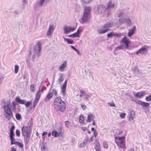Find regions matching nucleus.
<instances>
[{
	"label": "nucleus",
	"mask_w": 151,
	"mask_h": 151,
	"mask_svg": "<svg viewBox=\"0 0 151 151\" xmlns=\"http://www.w3.org/2000/svg\"><path fill=\"white\" fill-rule=\"evenodd\" d=\"M64 40L67 42L68 43L72 44L73 43V40L70 38H66L63 37Z\"/></svg>",
	"instance_id": "obj_33"
},
{
	"label": "nucleus",
	"mask_w": 151,
	"mask_h": 151,
	"mask_svg": "<svg viewBox=\"0 0 151 151\" xmlns=\"http://www.w3.org/2000/svg\"><path fill=\"white\" fill-rule=\"evenodd\" d=\"M113 25V23L108 22L102 26L101 27V28L102 29H104L105 28H110Z\"/></svg>",
	"instance_id": "obj_28"
},
{
	"label": "nucleus",
	"mask_w": 151,
	"mask_h": 151,
	"mask_svg": "<svg viewBox=\"0 0 151 151\" xmlns=\"http://www.w3.org/2000/svg\"><path fill=\"white\" fill-rule=\"evenodd\" d=\"M52 136L56 137L58 136V133L57 131L53 130L52 132Z\"/></svg>",
	"instance_id": "obj_39"
},
{
	"label": "nucleus",
	"mask_w": 151,
	"mask_h": 151,
	"mask_svg": "<svg viewBox=\"0 0 151 151\" xmlns=\"http://www.w3.org/2000/svg\"><path fill=\"white\" fill-rule=\"evenodd\" d=\"M94 118V116L93 114H89L88 115V118L86 122H87L90 123L92 121Z\"/></svg>",
	"instance_id": "obj_29"
},
{
	"label": "nucleus",
	"mask_w": 151,
	"mask_h": 151,
	"mask_svg": "<svg viewBox=\"0 0 151 151\" xmlns=\"http://www.w3.org/2000/svg\"><path fill=\"white\" fill-rule=\"evenodd\" d=\"M54 30V26L53 25H50L47 32V35H50Z\"/></svg>",
	"instance_id": "obj_23"
},
{
	"label": "nucleus",
	"mask_w": 151,
	"mask_h": 151,
	"mask_svg": "<svg viewBox=\"0 0 151 151\" xmlns=\"http://www.w3.org/2000/svg\"><path fill=\"white\" fill-rule=\"evenodd\" d=\"M47 132H43L42 134V138L44 139L45 138V135H47Z\"/></svg>",
	"instance_id": "obj_62"
},
{
	"label": "nucleus",
	"mask_w": 151,
	"mask_h": 151,
	"mask_svg": "<svg viewBox=\"0 0 151 151\" xmlns=\"http://www.w3.org/2000/svg\"><path fill=\"white\" fill-rule=\"evenodd\" d=\"M39 100H37L35 99L33 102V106L32 108V109H33V108H34V109H35V106L37 104Z\"/></svg>",
	"instance_id": "obj_43"
},
{
	"label": "nucleus",
	"mask_w": 151,
	"mask_h": 151,
	"mask_svg": "<svg viewBox=\"0 0 151 151\" xmlns=\"http://www.w3.org/2000/svg\"><path fill=\"white\" fill-rule=\"evenodd\" d=\"M16 134L17 136L19 137L20 136V131L19 129H17L16 131Z\"/></svg>",
	"instance_id": "obj_56"
},
{
	"label": "nucleus",
	"mask_w": 151,
	"mask_h": 151,
	"mask_svg": "<svg viewBox=\"0 0 151 151\" xmlns=\"http://www.w3.org/2000/svg\"><path fill=\"white\" fill-rule=\"evenodd\" d=\"M133 101L134 102H136V103L140 105H141V103L142 102V101L139 100H133Z\"/></svg>",
	"instance_id": "obj_51"
},
{
	"label": "nucleus",
	"mask_w": 151,
	"mask_h": 151,
	"mask_svg": "<svg viewBox=\"0 0 151 151\" xmlns=\"http://www.w3.org/2000/svg\"><path fill=\"white\" fill-rule=\"evenodd\" d=\"M67 82L68 79H66L64 83L61 86V92L63 96V97H65L66 94V88Z\"/></svg>",
	"instance_id": "obj_9"
},
{
	"label": "nucleus",
	"mask_w": 151,
	"mask_h": 151,
	"mask_svg": "<svg viewBox=\"0 0 151 151\" xmlns=\"http://www.w3.org/2000/svg\"><path fill=\"white\" fill-rule=\"evenodd\" d=\"M121 35L122 34L121 33L114 32H112L107 34V37L108 38H112L113 37L115 38L121 36Z\"/></svg>",
	"instance_id": "obj_10"
},
{
	"label": "nucleus",
	"mask_w": 151,
	"mask_h": 151,
	"mask_svg": "<svg viewBox=\"0 0 151 151\" xmlns=\"http://www.w3.org/2000/svg\"><path fill=\"white\" fill-rule=\"evenodd\" d=\"M63 102H65L64 101H63L60 98L57 97L54 100L53 102V105H55L57 106V104H60Z\"/></svg>",
	"instance_id": "obj_17"
},
{
	"label": "nucleus",
	"mask_w": 151,
	"mask_h": 151,
	"mask_svg": "<svg viewBox=\"0 0 151 151\" xmlns=\"http://www.w3.org/2000/svg\"><path fill=\"white\" fill-rule=\"evenodd\" d=\"M57 106L55 105H54L55 110L57 111H60L61 112H64L66 108V104L65 102H63L60 104H57Z\"/></svg>",
	"instance_id": "obj_3"
},
{
	"label": "nucleus",
	"mask_w": 151,
	"mask_h": 151,
	"mask_svg": "<svg viewBox=\"0 0 151 151\" xmlns=\"http://www.w3.org/2000/svg\"><path fill=\"white\" fill-rule=\"evenodd\" d=\"M45 0H39L38 2H36L34 7L36 10H38L42 6Z\"/></svg>",
	"instance_id": "obj_12"
},
{
	"label": "nucleus",
	"mask_w": 151,
	"mask_h": 151,
	"mask_svg": "<svg viewBox=\"0 0 151 151\" xmlns=\"http://www.w3.org/2000/svg\"><path fill=\"white\" fill-rule=\"evenodd\" d=\"M86 144L85 143H84V142H82L80 144L79 146L81 147H84L86 146Z\"/></svg>",
	"instance_id": "obj_54"
},
{
	"label": "nucleus",
	"mask_w": 151,
	"mask_h": 151,
	"mask_svg": "<svg viewBox=\"0 0 151 151\" xmlns=\"http://www.w3.org/2000/svg\"><path fill=\"white\" fill-rule=\"evenodd\" d=\"M41 87V86H40ZM41 95V93H40V88H39V91L37 92V93L36 94V96L35 99L39 100Z\"/></svg>",
	"instance_id": "obj_34"
},
{
	"label": "nucleus",
	"mask_w": 151,
	"mask_h": 151,
	"mask_svg": "<svg viewBox=\"0 0 151 151\" xmlns=\"http://www.w3.org/2000/svg\"><path fill=\"white\" fill-rule=\"evenodd\" d=\"M148 51V47L146 45H144L138 51L136 52L137 55H138L139 53L143 55L146 52Z\"/></svg>",
	"instance_id": "obj_11"
},
{
	"label": "nucleus",
	"mask_w": 151,
	"mask_h": 151,
	"mask_svg": "<svg viewBox=\"0 0 151 151\" xmlns=\"http://www.w3.org/2000/svg\"><path fill=\"white\" fill-rule=\"evenodd\" d=\"M32 102L31 101H28L26 103H25V104L26 107H29L31 105H32Z\"/></svg>",
	"instance_id": "obj_41"
},
{
	"label": "nucleus",
	"mask_w": 151,
	"mask_h": 151,
	"mask_svg": "<svg viewBox=\"0 0 151 151\" xmlns=\"http://www.w3.org/2000/svg\"><path fill=\"white\" fill-rule=\"evenodd\" d=\"M133 94L136 98L140 99L146 94V93L145 91H139L136 93L134 92Z\"/></svg>",
	"instance_id": "obj_8"
},
{
	"label": "nucleus",
	"mask_w": 151,
	"mask_h": 151,
	"mask_svg": "<svg viewBox=\"0 0 151 151\" xmlns=\"http://www.w3.org/2000/svg\"><path fill=\"white\" fill-rule=\"evenodd\" d=\"M18 105V104L17 103V101H13L12 103H10V105L11 107L12 108V109L14 111H15L16 110V105Z\"/></svg>",
	"instance_id": "obj_26"
},
{
	"label": "nucleus",
	"mask_w": 151,
	"mask_h": 151,
	"mask_svg": "<svg viewBox=\"0 0 151 151\" xmlns=\"http://www.w3.org/2000/svg\"><path fill=\"white\" fill-rule=\"evenodd\" d=\"M85 3L88 4L91 2L93 0H81Z\"/></svg>",
	"instance_id": "obj_52"
},
{
	"label": "nucleus",
	"mask_w": 151,
	"mask_h": 151,
	"mask_svg": "<svg viewBox=\"0 0 151 151\" xmlns=\"http://www.w3.org/2000/svg\"><path fill=\"white\" fill-rule=\"evenodd\" d=\"M89 139V138L88 136L86 135L83 142H84V143H85L86 144H87L88 142V140Z\"/></svg>",
	"instance_id": "obj_45"
},
{
	"label": "nucleus",
	"mask_w": 151,
	"mask_h": 151,
	"mask_svg": "<svg viewBox=\"0 0 151 151\" xmlns=\"http://www.w3.org/2000/svg\"><path fill=\"white\" fill-rule=\"evenodd\" d=\"M68 37L72 38L77 37H78V35L76 34V32L73 33V34L70 35L68 36Z\"/></svg>",
	"instance_id": "obj_42"
},
{
	"label": "nucleus",
	"mask_w": 151,
	"mask_h": 151,
	"mask_svg": "<svg viewBox=\"0 0 151 151\" xmlns=\"http://www.w3.org/2000/svg\"><path fill=\"white\" fill-rule=\"evenodd\" d=\"M119 21L121 24L125 23L126 25L129 27L131 26L132 24V21L129 18H121L119 19Z\"/></svg>",
	"instance_id": "obj_4"
},
{
	"label": "nucleus",
	"mask_w": 151,
	"mask_h": 151,
	"mask_svg": "<svg viewBox=\"0 0 151 151\" xmlns=\"http://www.w3.org/2000/svg\"><path fill=\"white\" fill-rule=\"evenodd\" d=\"M31 134H27L26 135H23L24 138V141L25 142V145H26L28 144L29 142Z\"/></svg>",
	"instance_id": "obj_21"
},
{
	"label": "nucleus",
	"mask_w": 151,
	"mask_h": 151,
	"mask_svg": "<svg viewBox=\"0 0 151 151\" xmlns=\"http://www.w3.org/2000/svg\"><path fill=\"white\" fill-rule=\"evenodd\" d=\"M126 114L124 113H121L120 114V117L122 118H124L125 117Z\"/></svg>",
	"instance_id": "obj_59"
},
{
	"label": "nucleus",
	"mask_w": 151,
	"mask_h": 151,
	"mask_svg": "<svg viewBox=\"0 0 151 151\" xmlns=\"http://www.w3.org/2000/svg\"><path fill=\"white\" fill-rule=\"evenodd\" d=\"M110 29L108 28H106L105 29H99L97 30V32L99 34H102L106 33Z\"/></svg>",
	"instance_id": "obj_31"
},
{
	"label": "nucleus",
	"mask_w": 151,
	"mask_h": 151,
	"mask_svg": "<svg viewBox=\"0 0 151 151\" xmlns=\"http://www.w3.org/2000/svg\"><path fill=\"white\" fill-rule=\"evenodd\" d=\"M132 72L135 74H139L141 73V70L139 69L137 66L133 67L132 68Z\"/></svg>",
	"instance_id": "obj_14"
},
{
	"label": "nucleus",
	"mask_w": 151,
	"mask_h": 151,
	"mask_svg": "<svg viewBox=\"0 0 151 151\" xmlns=\"http://www.w3.org/2000/svg\"><path fill=\"white\" fill-rule=\"evenodd\" d=\"M4 103V104L3 106V108L4 110V115L5 117L8 120H10L12 118H14L13 117V113L12 110L10 107V100H9L6 102L5 101Z\"/></svg>",
	"instance_id": "obj_1"
},
{
	"label": "nucleus",
	"mask_w": 151,
	"mask_h": 151,
	"mask_svg": "<svg viewBox=\"0 0 151 151\" xmlns=\"http://www.w3.org/2000/svg\"><path fill=\"white\" fill-rule=\"evenodd\" d=\"M141 105L143 108L148 107L150 105L149 103L142 101L141 103Z\"/></svg>",
	"instance_id": "obj_36"
},
{
	"label": "nucleus",
	"mask_w": 151,
	"mask_h": 151,
	"mask_svg": "<svg viewBox=\"0 0 151 151\" xmlns=\"http://www.w3.org/2000/svg\"><path fill=\"white\" fill-rule=\"evenodd\" d=\"M86 93V92L85 91L81 90H80V95H79V96L80 97H82L83 96V94L85 95Z\"/></svg>",
	"instance_id": "obj_48"
},
{
	"label": "nucleus",
	"mask_w": 151,
	"mask_h": 151,
	"mask_svg": "<svg viewBox=\"0 0 151 151\" xmlns=\"http://www.w3.org/2000/svg\"><path fill=\"white\" fill-rule=\"evenodd\" d=\"M91 10V8L90 6H86L84 8L83 14L81 19V23L83 24L88 21Z\"/></svg>",
	"instance_id": "obj_2"
},
{
	"label": "nucleus",
	"mask_w": 151,
	"mask_h": 151,
	"mask_svg": "<svg viewBox=\"0 0 151 151\" xmlns=\"http://www.w3.org/2000/svg\"><path fill=\"white\" fill-rule=\"evenodd\" d=\"M11 141V145H12L13 144H16L17 146L19 147L20 148H22L23 147V145L22 143L18 141H15V139L13 138L12 139H10Z\"/></svg>",
	"instance_id": "obj_13"
},
{
	"label": "nucleus",
	"mask_w": 151,
	"mask_h": 151,
	"mask_svg": "<svg viewBox=\"0 0 151 151\" xmlns=\"http://www.w3.org/2000/svg\"><path fill=\"white\" fill-rule=\"evenodd\" d=\"M37 45H38V48H35V51L36 52H37V56H39L40 55V52H41V49H42V45L41 43L39 42L37 43Z\"/></svg>",
	"instance_id": "obj_15"
},
{
	"label": "nucleus",
	"mask_w": 151,
	"mask_h": 151,
	"mask_svg": "<svg viewBox=\"0 0 151 151\" xmlns=\"http://www.w3.org/2000/svg\"><path fill=\"white\" fill-rule=\"evenodd\" d=\"M81 106L82 108V109L84 110H85L86 108V106L85 104H81Z\"/></svg>",
	"instance_id": "obj_64"
},
{
	"label": "nucleus",
	"mask_w": 151,
	"mask_h": 151,
	"mask_svg": "<svg viewBox=\"0 0 151 151\" xmlns=\"http://www.w3.org/2000/svg\"><path fill=\"white\" fill-rule=\"evenodd\" d=\"M30 89L31 91L32 92H34L35 91V85L34 84H32L30 87Z\"/></svg>",
	"instance_id": "obj_40"
},
{
	"label": "nucleus",
	"mask_w": 151,
	"mask_h": 151,
	"mask_svg": "<svg viewBox=\"0 0 151 151\" xmlns=\"http://www.w3.org/2000/svg\"><path fill=\"white\" fill-rule=\"evenodd\" d=\"M28 127L23 126L22 128V131L23 135L30 133V131L28 130Z\"/></svg>",
	"instance_id": "obj_16"
},
{
	"label": "nucleus",
	"mask_w": 151,
	"mask_h": 151,
	"mask_svg": "<svg viewBox=\"0 0 151 151\" xmlns=\"http://www.w3.org/2000/svg\"><path fill=\"white\" fill-rule=\"evenodd\" d=\"M106 7L103 5L99 6L97 7V14H104L106 10Z\"/></svg>",
	"instance_id": "obj_5"
},
{
	"label": "nucleus",
	"mask_w": 151,
	"mask_h": 151,
	"mask_svg": "<svg viewBox=\"0 0 151 151\" xmlns=\"http://www.w3.org/2000/svg\"><path fill=\"white\" fill-rule=\"evenodd\" d=\"M136 29V27L135 26L132 27V29H129L128 34V37H131L135 33Z\"/></svg>",
	"instance_id": "obj_20"
},
{
	"label": "nucleus",
	"mask_w": 151,
	"mask_h": 151,
	"mask_svg": "<svg viewBox=\"0 0 151 151\" xmlns=\"http://www.w3.org/2000/svg\"><path fill=\"white\" fill-rule=\"evenodd\" d=\"M75 29V28L74 27L70 26H65L64 27L63 31L64 33L67 34L73 31Z\"/></svg>",
	"instance_id": "obj_6"
},
{
	"label": "nucleus",
	"mask_w": 151,
	"mask_h": 151,
	"mask_svg": "<svg viewBox=\"0 0 151 151\" xmlns=\"http://www.w3.org/2000/svg\"><path fill=\"white\" fill-rule=\"evenodd\" d=\"M115 4L112 3L111 1H110L107 4V10H109L110 8H113Z\"/></svg>",
	"instance_id": "obj_30"
},
{
	"label": "nucleus",
	"mask_w": 151,
	"mask_h": 151,
	"mask_svg": "<svg viewBox=\"0 0 151 151\" xmlns=\"http://www.w3.org/2000/svg\"><path fill=\"white\" fill-rule=\"evenodd\" d=\"M33 125V121L32 119L31 118V119L29 120L28 123V126L27 127H28V128L30 131H31L32 129Z\"/></svg>",
	"instance_id": "obj_27"
},
{
	"label": "nucleus",
	"mask_w": 151,
	"mask_h": 151,
	"mask_svg": "<svg viewBox=\"0 0 151 151\" xmlns=\"http://www.w3.org/2000/svg\"><path fill=\"white\" fill-rule=\"evenodd\" d=\"M84 117L81 115L79 118V122L81 124H83L84 122Z\"/></svg>",
	"instance_id": "obj_37"
},
{
	"label": "nucleus",
	"mask_w": 151,
	"mask_h": 151,
	"mask_svg": "<svg viewBox=\"0 0 151 151\" xmlns=\"http://www.w3.org/2000/svg\"><path fill=\"white\" fill-rule=\"evenodd\" d=\"M16 100L17 103H18L22 104H24L26 102V101L24 100L21 99L19 96H17L16 98Z\"/></svg>",
	"instance_id": "obj_24"
},
{
	"label": "nucleus",
	"mask_w": 151,
	"mask_h": 151,
	"mask_svg": "<svg viewBox=\"0 0 151 151\" xmlns=\"http://www.w3.org/2000/svg\"><path fill=\"white\" fill-rule=\"evenodd\" d=\"M25 8L22 6H20L18 7V8L15 11V13L17 14H19L22 13L24 11Z\"/></svg>",
	"instance_id": "obj_19"
},
{
	"label": "nucleus",
	"mask_w": 151,
	"mask_h": 151,
	"mask_svg": "<svg viewBox=\"0 0 151 151\" xmlns=\"http://www.w3.org/2000/svg\"><path fill=\"white\" fill-rule=\"evenodd\" d=\"M131 41L129 39L127 38V37L124 36L121 40L120 42L123 43L125 45V47L128 48L129 47V45Z\"/></svg>",
	"instance_id": "obj_7"
},
{
	"label": "nucleus",
	"mask_w": 151,
	"mask_h": 151,
	"mask_svg": "<svg viewBox=\"0 0 151 151\" xmlns=\"http://www.w3.org/2000/svg\"><path fill=\"white\" fill-rule=\"evenodd\" d=\"M123 48V47L122 45L119 46L117 47H116L115 49L114 50V51L116 52V50H121Z\"/></svg>",
	"instance_id": "obj_53"
},
{
	"label": "nucleus",
	"mask_w": 151,
	"mask_h": 151,
	"mask_svg": "<svg viewBox=\"0 0 151 151\" xmlns=\"http://www.w3.org/2000/svg\"><path fill=\"white\" fill-rule=\"evenodd\" d=\"M16 117L17 120H19L22 118L21 115L19 113H17L16 114Z\"/></svg>",
	"instance_id": "obj_47"
},
{
	"label": "nucleus",
	"mask_w": 151,
	"mask_h": 151,
	"mask_svg": "<svg viewBox=\"0 0 151 151\" xmlns=\"http://www.w3.org/2000/svg\"><path fill=\"white\" fill-rule=\"evenodd\" d=\"M19 66L18 65H16L14 66V72L15 73H17L18 71Z\"/></svg>",
	"instance_id": "obj_44"
},
{
	"label": "nucleus",
	"mask_w": 151,
	"mask_h": 151,
	"mask_svg": "<svg viewBox=\"0 0 151 151\" xmlns=\"http://www.w3.org/2000/svg\"><path fill=\"white\" fill-rule=\"evenodd\" d=\"M67 62L65 61L59 67V69L60 70H63L66 66Z\"/></svg>",
	"instance_id": "obj_32"
},
{
	"label": "nucleus",
	"mask_w": 151,
	"mask_h": 151,
	"mask_svg": "<svg viewBox=\"0 0 151 151\" xmlns=\"http://www.w3.org/2000/svg\"><path fill=\"white\" fill-rule=\"evenodd\" d=\"M15 127L14 125H12L9 130V137L10 139L14 138V136H15L14 130L15 129Z\"/></svg>",
	"instance_id": "obj_18"
},
{
	"label": "nucleus",
	"mask_w": 151,
	"mask_h": 151,
	"mask_svg": "<svg viewBox=\"0 0 151 151\" xmlns=\"http://www.w3.org/2000/svg\"><path fill=\"white\" fill-rule=\"evenodd\" d=\"M123 14L124 12H120L118 14V17H121Z\"/></svg>",
	"instance_id": "obj_63"
},
{
	"label": "nucleus",
	"mask_w": 151,
	"mask_h": 151,
	"mask_svg": "<svg viewBox=\"0 0 151 151\" xmlns=\"http://www.w3.org/2000/svg\"><path fill=\"white\" fill-rule=\"evenodd\" d=\"M146 100L147 101H151V94L149 96H147L145 98Z\"/></svg>",
	"instance_id": "obj_50"
},
{
	"label": "nucleus",
	"mask_w": 151,
	"mask_h": 151,
	"mask_svg": "<svg viewBox=\"0 0 151 151\" xmlns=\"http://www.w3.org/2000/svg\"><path fill=\"white\" fill-rule=\"evenodd\" d=\"M125 137L124 136H123L122 137H119V139L120 141H121L122 142H123L124 141V139Z\"/></svg>",
	"instance_id": "obj_61"
},
{
	"label": "nucleus",
	"mask_w": 151,
	"mask_h": 151,
	"mask_svg": "<svg viewBox=\"0 0 151 151\" xmlns=\"http://www.w3.org/2000/svg\"><path fill=\"white\" fill-rule=\"evenodd\" d=\"M81 32V29H80V28H79L78 29L77 32H76V33L77 35H78V37H79L80 33Z\"/></svg>",
	"instance_id": "obj_55"
},
{
	"label": "nucleus",
	"mask_w": 151,
	"mask_h": 151,
	"mask_svg": "<svg viewBox=\"0 0 151 151\" xmlns=\"http://www.w3.org/2000/svg\"><path fill=\"white\" fill-rule=\"evenodd\" d=\"M91 94H85L84 95V99L86 100H87L88 99L89 97L91 96Z\"/></svg>",
	"instance_id": "obj_49"
},
{
	"label": "nucleus",
	"mask_w": 151,
	"mask_h": 151,
	"mask_svg": "<svg viewBox=\"0 0 151 151\" xmlns=\"http://www.w3.org/2000/svg\"><path fill=\"white\" fill-rule=\"evenodd\" d=\"M64 76L63 74H61L60 75L58 78V81L59 82L61 83L64 80Z\"/></svg>",
	"instance_id": "obj_38"
},
{
	"label": "nucleus",
	"mask_w": 151,
	"mask_h": 151,
	"mask_svg": "<svg viewBox=\"0 0 151 151\" xmlns=\"http://www.w3.org/2000/svg\"><path fill=\"white\" fill-rule=\"evenodd\" d=\"M23 5L22 6L24 7V8H25L26 5L27 4V0H23Z\"/></svg>",
	"instance_id": "obj_46"
},
{
	"label": "nucleus",
	"mask_w": 151,
	"mask_h": 151,
	"mask_svg": "<svg viewBox=\"0 0 151 151\" xmlns=\"http://www.w3.org/2000/svg\"><path fill=\"white\" fill-rule=\"evenodd\" d=\"M108 104L111 106L116 107L115 104H114L113 102H108Z\"/></svg>",
	"instance_id": "obj_58"
},
{
	"label": "nucleus",
	"mask_w": 151,
	"mask_h": 151,
	"mask_svg": "<svg viewBox=\"0 0 151 151\" xmlns=\"http://www.w3.org/2000/svg\"><path fill=\"white\" fill-rule=\"evenodd\" d=\"M94 148L96 151H101L100 145L99 143L96 144L95 145Z\"/></svg>",
	"instance_id": "obj_35"
},
{
	"label": "nucleus",
	"mask_w": 151,
	"mask_h": 151,
	"mask_svg": "<svg viewBox=\"0 0 151 151\" xmlns=\"http://www.w3.org/2000/svg\"><path fill=\"white\" fill-rule=\"evenodd\" d=\"M53 96V94L51 92H49L47 94L44 101L45 102L49 101Z\"/></svg>",
	"instance_id": "obj_22"
},
{
	"label": "nucleus",
	"mask_w": 151,
	"mask_h": 151,
	"mask_svg": "<svg viewBox=\"0 0 151 151\" xmlns=\"http://www.w3.org/2000/svg\"><path fill=\"white\" fill-rule=\"evenodd\" d=\"M128 116H129V120L131 119L132 120H133L135 116V113L133 111H132L129 113Z\"/></svg>",
	"instance_id": "obj_25"
},
{
	"label": "nucleus",
	"mask_w": 151,
	"mask_h": 151,
	"mask_svg": "<svg viewBox=\"0 0 151 151\" xmlns=\"http://www.w3.org/2000/svg\"><path fill=\"white\" fill-rule=\"evenodd\" d=\"M52 93L53 94V93L55 96H56L58 94L57 91L56 89H53L52 90Z\"/></svg>",
	"instance_id": "obj_57"
},
{
	"label": "nucleus",
	"mask_w": 151,
	"mask_h": 151,
	"mask_svg": "<svg viewBox=\"0 0 151 151\" xmlns=\"http://www.w3.org/2000/svg\"><path fill=\"white\" fill-rule=\"evenodd\" d=\"M104 147L105 148H108V145L105 141L103 142Z\"/></svg>",
	"instance_id": "obj_60"
}]
</instances>
